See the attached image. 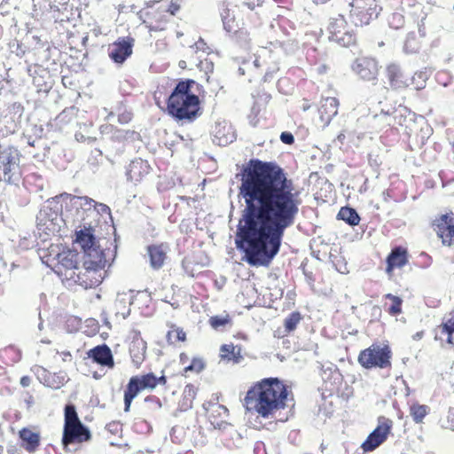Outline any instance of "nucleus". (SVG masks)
<instances>
[{"instance_id": "f257e3e1", "label": "nucleus", "mask_w": 454, "mask_h": 454, "mask_svg": "<svg viewBox=\"0 0 454 454\" xmlns=\"http://www.w3.org/2000/svg\"><path fill=\"white\" fill-rule=\"evenodd\" d=\"M240 211L234 243L250 266L268 267L279 253L285 231L293 226L301 200L294 182L275 161L251 159L241 169Z\"/></svg>"}, {"instance_id": "f03ea898", "label": "nucleus", "mask_w": 454, "mask_h": 454, "mask_svg": "<svg viewBox=\"0 0 454 454\" xmlns=\"http://www.w3.org/2000/svg\"><path fill=\"white\" fill-rule=\"evenodd\" d=\"M287 395L286 387L278 378H268L247 391L245 406L248 411L268 419L285 408Z\"/></svg>"}, {"instance_id": "7ed1b4c3", "label": "nucleus", "mask_w": 454, "mask_h": 454, "mask_svg": "<svg viewBox=\"0 0 454 454\" xmlns=\"http://www.w3.org/2000/svg\"><path fill=\"white\" fill-rule=\"evenodd\" d=\"M193 80L179 81L167 99L168 114L177 121L193 122L201 115L200 98L192 92Z\"/></svg>"}, {"instance_id": "20e7f679", "label": "nucleus", "mask_w": 454, "mask_h": 454, "mask_svg": "<svg viewBox=\"0 0 454 454\" xmlns=\"http://www.w3.org/2000/svg\"><path fill=\"white\" fill-rule=\"evenodd\" d=\"M20 158L17 147L0 144V181L20 188L22 182Z\"/></svg>"}, {"instance_id": "39448f33", "label": "nucleus", "mask_w": 454, "mask_h": 454, "mask_svg": "<svg viewBox=\"0 0 454 454\" xmlns=\"http://www.w3.org/2000/svg\"><path fill=\"white\" fill-rule=\"evenodd\" d=\"M392 351L387 345L372 344L361 351L358 356L359 364L366 369L391 367Z\"/></svg>"}, {"instance_id": "423d86ee", "label": "nucleus", "mask_w": 454, "mask_h": 454, "mask_svg": "<svg viewBox=\"0 0 454 454\" xmlns=\"http://www.w3.org/2000/svg\"><path fill=\"white\" fill-rule=\"evenodd\" d=\"M62 205L59 197L47 200L36 215L37 224L50 231H56L60 229L63 222L61 216Z\"/></svg>"}, {"instance_id": "0eeeda50", "label": "nucleus", "mask_w": 454, "mask_h": 454, "mask_svg": "<svg viewBox=\"0 0 454 454\" xmlns=\"http://www.w3.org/2000/svg\"><path fill=\"white\" fill-rule=\"evenodd\" d=\"M156 387V376L153 372L137 375L129 379L124 391V411H129L133 399L144 389Z\"/></svg>"}, {"instance_id": "6e6552de", "label": "nucleus", "mask_w": 454, "mask_h": 454, "mask_svg": "<svg viewBox=\"0 0 454 454\" xmlns=\"http://www.w3.org/2000/svg\"><path fill=\"white\" fill-rule=\"evenodd\" d=\"M91 434L84 424L63 427L62 445L66 451L74 452L81 443L90 441Z\"/></svg>"}, {"instance_id": "1a4fd4ad", "label": "nucleus", "mask_w": 454, "mask_h": 454, "mask_svg": "<svg viewBox=\"0 0 454 454\" xmlns=\"http://www.w3.org/2000/svg\"><path fill=\"white\" fill-rule=\"evenodd\" d=\"M346 27L347 22L342 15L331 19L328 26L329 40L343 47L354 44L356 35Z\"/></svg>"}, {"instance_id": "9d476101", "label": "nucleus", "mask_w": 454, "mask_h": 454, "mask_svg": "<svg viewBox=\"0 0 454 454\" xmlns=\"http://www.w3.org/2000/svg\"><path fill=\"white\" fill-rule=\"evenodd\" d=\"M393 422L385 417L379 418L378 427L367 436L362 443L364 452H371L381 445L390 434Z\"/></svg>"}, {"instance_id": "9b49d317", "label": "nucleus", "mask_w": 454, "mask_h": 454, "mask_svg": "<svg viewBox=\"0 0 454 454\" xmlns=\"http://www.w3.org/2000/svg\"><path fill=\"white\" fill-rule=\"evenodd\" d=\"M61 196H66L70 200L71 210L74 211V221L78 223H88L89 218L94 217V200L88 196H75L64 193Z\"/></svg>"}, {"instance_id": "f8f14e48", "label": "nucleus", "mask_w": 454, "mask_h": 454, "mask_svg": "<svg viewBox=\"0 0 454 454\" xmlns=\"http://www.w3.org/2000/svg\"><path fill=\"white\" fill-rule=\"evenodd\" d=\"M79 254L72 250L63 251L56 254L58 260V272L64 275L67 279L74 281L81 270L78 267Z\"/></svg>"}, {"instance_id": "ddd939ff", "label": "nucleus", "mask_w": 454, "mask_h": 454, "mask_svg": "<svg viewBox=\"0 0 454 454\" xmlns=\"http://www.w3.org/2000/svg\"><path fill=\"white\" fill-rule=\"evenodd\" d=\"M134 38L120 37L108 48L109 58L116 64H122L132 54Z\"/></svg>"}, {"instance_id": "4468645a", "label": "nucleus", "mask_w": 454, "mask_h": 454, "mask_svg": "<svg viewBox=\"0 0 454 454\" xmlns=\"http://www.w3.org/2000/svg\"><path fill=\"white\" fill-rule=\"evenodd\" d=\"M352 70L363 80L374 81L379 73L378 62L372 58H358L352 65Z\"/></svg>"}, {"instance_id": "2eb2a0df", "label": "nucleus", "mask_w": 454, "mask_h": 454, "mask_svg": "<svg viewBox=\"0 0 454 454\" xmlns=\"http://www.w3.org/2000/svg\"><path fill=\"white\" fill-rule=\"evenodd\" d=\"M386 77L388 85L394 90H401L410 86V77H408L401 66L396 63H390L385 69Z\"/></svg>"}, {"instance_id": "dca6fc26", "label": "nucleus", "mask_w": 454, "mask_h": 454, "mask_svg": "<svg viewBox=\"0 0 454 454\" xmlns=\"http://www.w3.org/2000/svg\"><path fill=\"white\" fill-rule=\"evenodd\" d=\"M352 10L350 11L351 15H359L366 11V14L364 15V19L360 20L361 24H368L370 20L378 18L381 7L378 6L376 2L367 0H353L350 3Z\"/></svg>"}, {"instance_id": "f3484780", "label": "nucleus", "mask_w": 454, "mask_h": 454, "mask_svg": "<svg viewBox=\"0 0 454 454\" xmlns=\"http://www.w3.org/2000/svg\"><path fill=\"white\" fill-rule=\"evenodd\" d=\"M150 170L151 166L148 161L137 158L130 161L126 168L125 175L128 181L137 184L150 173Z\"/></svg>"}, {"instance_id": "a211bd4d", "label": "nucleus", "mask_w": 454, "mask_h": 454, "mask_svg": "<svg viewBox=\"0 0 454 454\" xmlns=\"http://www.w3.org/2000/svg\"><path fill=\"white\" fill-rule=\"evenodd\" d=\"M438 235L442 243L451 246L454 243V215L445 214L437 220Z\"/></svg>"}, {"instance_id": "6ab92c4d", "label": "nucleus", "mask_w": 454, "mask_h": 454, "mask_svg": "<svg viewBox=\"0 0 454 454\" xmlns=\"http://www.w3.org/2000/svg\"><path fill=\"white\" fill-rule=\"evenodd\" d=\"M88 357L101 366L113 368L114 366V356L111 348L106 344H101L90 348L87 352Z\"/></svg>"}, {"instance_id": "aec40b11", "label": "nucleus", "mask_w": 454, "mask_h": 454, "mask_svg": "<svg viewBox=\"0 0 454 454\" xmlns=\"http://www.w3.org/2000/svg\"><path fill=\"white\" fill-rule=\"evenodd\" d=\"M409 113L406 107L400 106L398 108H391L387 111L382 109L380 114L373 115V119H384L387 125L402 126Z\"/></svg>"}, {"instance_id": "412c9836", "label": "nucleus", "mask_w": 454, "mask_h": 454, "mask_svg": "<svg viewBox=\"0 0 454 454\" xmlns=\"http://www.w3.org/2000/svg\"><path fill=\"white\" fill-rule=\"evenodd\" d=\"M83 266L87 269H104L106 259L103 250L98 247H92L83 252Z\"/></svg>"}, {"instance_id": "4be33fe9", "label": "nucleus", "mask_w": 454, "mask_h": 454, "mask_svg": "<svg viewBox=\"0 0 454 454\" xmlns=\"http://www.w3.org/2000/svg\"><path fill=\"white\" fill-rule=\"evenodd\" d=\"M75 242L81 246L83 252L97 247L94 229L91 227L90 223H85L83 229L76 231Z\"/></svg>"}, {"instance_id": "5701e85b", "label": "nucleus", "mask_w": 454, "mask_h": 454, "mask_svg": "<svg viewBox=\"0 0 454 454\" xmlns=\"http://www.w3.org/2000/svg\"><path fill=\"white\" fill-rule=\"evenodd\" d=\"M214 141L221 145L225 146L231 143H232L235 138V133L232 129V127L227 122H220L217 123L214 129Z\"/></svg>"}, {"instance_id": "b1692460", "label": "nucleus", "mask_w": 454, "mask_h": 454, "mask_svg": "<svg viewBox=\"0 0 454 454\" xmlns=\"http://www.w3.org/2000/svg\"><path fill=\"white\" fill-rule=\"evenodd\" d=\"M339 101L336 98H326L322 99L318 109L322 121L328 124L338 114Z\"/></svg>"}, {"instance_id": "393cba45", "label": "nucleus", "mask_w": 454, "mask_h": 454, "mask_svg": "<svg viewBox=\"0 0 454 454\" xmlns=\"http://www.w3.org/2000/svg\"><path fill=\"white\" fill-rule=\"evenodd\" d=\"M103 269H87L88 276L90 278H83L82 277V270H80L73 282L82 286L85 289L92 288L100 285L103 281L101 270Z\"/></svg>"}, {"instance_id": "a878e982", "label": "nucleus", "mask_w": 454, "mask_h": 454, "mask_svg": "<svg viewBox=\"0 0 454 454\" xmlns=\"http://www.w3.org/2000/svg\"><path fill=\"white\" fill-rule=\"evenodd\" d=\"M146 352V342L137 333L130 343L129 353L133 363L139 365L145 359Z\"/></svg>"}, {"instance_id": "bb28decb", "label": "nucleus", "mask_w": 454, "mask_h": 454, "mask_svg": "<svg viewBox=\"0 0 454 454\" xmlns=\"http://www.w3.org/2000/svg\"><path fill=\"white\" fill-rule=\"evenodd\" d=\"M241 351L242 348L239 345L223 344L220 348L221 360L232 362L233 364H240L244 360Z\"/></svg>"}, {"instance_id": "cd10ccee", "label": "nucleus", "mask_w": 454, "mask_h": 454, "mask_svg": "<svg viewBox=\"0 0 454 454\" xmlns=\"http://www.w3.org/2000/svg\"><path fill=\"white\" fill-rule=\"evenodd\" d=\"M20 438L22 441V447L28 452H34L40 444V435L27 428L20 431Z\"/></svg>"}, {"instance_id": "c85d7f7f", "label": "nucleus", "mask_w": 454, "mask_h": 454, "mask_svg": "<svg viewBox=\"0 0 454 454\" xmlns=\"http://www.w3.org/2000/svg\"><path fill=\"white\" fill-rule=\"evenodd\" d=\"M407 263V252L405 249L396 247L392 249L387 258V270L394 268H401Z\"/></svg>"}, {"instance_id": "c756f323", "label": "nucleus", "mask_w": 454, "mask_h": 454, "mask_svg": "<svg viewBox=\"0 0 454 454\" xmlns=\"http://www.w3.org/2000/svg\"><path fill=\"white\" fill-rule=\"evenodd\" d=\"M132 302V297L129 296L127 293H118L114 302L116 316L121 315L122 318L128 317L130 314L129 306Z\"/></svg>"}, {"instance_id": "7c9ffc66", "label": "nucleus", "mask_w": 454, "mask_h": 454, "mask_svg": "<svg viewBox=\"0 0 454 454\" xmlns=\"http://www.w3.org/2000/svg\"><path fill=\"white\" fill-rule=\"evenodd\" d=\"M147 250L151 266L155 270L161 268L166 259V252L162 246L152 245Z\"/></svg>"}, {"instance_id": "2f4dec72", "label": "nucleus", "mask_w": 454, "mask_h": 454, "mask_svg": "<svg viewBox=\"0 0 454 454\" xmlns=\"http://www.w3.org/2000/svg\"><path fill=\"white\" fill-rule=\"evenodd\" d=\"M197 389L192 385L188 384L184 387L182 400L179 402V409L182 411H188L192 407V402L196 397Z\"/></svg>"}, {"instance_id": "473e14b6", "label": "nucleus", "mask_w": 454, "mask_h": 454, "mask_svg": "<svg viewBox=\"0 0 454 454\" xmlns=\"http://www.w3.org/2000/svg\"><path fill=\"white\" fill-rule=\"evenodd\" d=\"M337 218L350 226H356L360 222V216L356 210L349 207H342L337 215Z\"/></svg>"}, {"instance_id": "72a5a7b5", "label": "nucleus", "mask_w": 454, "mask_h": 454, "mask_svg": "<svg viewBox=\"0 0 454 454\" xmlns=\"http://www.w3.org/2000/svg\"><path fill=\"white\" fill-rule=\"evenodd\" d=\"M65 421L64 427H68L74 425L82 424L76 412L75 406L74 404H67L65 406Z\"/></svg>"}, {"instance_id": "f704fd0d", "label": "nucleus", "mask_w": 454, "mask_h": 454, "mask_svg": "<svg viewBox=\"0 0 454 454\" xmlns=\"http://www.w3.org/2000/svg\"><path fill=\"white\" fill-rule=\"evenodd\" d=\"M51 380H48L46 383V387L59 389L63 387L67 381L68 377L66 372L59 371V372L51 373Z\"/></svg>"}, {"instance_id": "c9c22d12", "label": "nucleus", "mask_w": 454, "mask_h": 454, "mask_svg": "<svg viewBox=\"0 0 454 454\" xmlns=\"http://www.w3.org/2000/svg\"><path fill=\"white\" fill-rule=\"evenodd\" d=\"M450 315L452 316L450 318L439 325V329L441 330L442 334L447 335V342L449 344H454V309Z\"/></svg>"}, {"instance_id": "e433bc0d", "label": "nucleus", "mask_w": 454, "mask_h": 454, "mask_svg": "<svg viewBox=\"0 0 454 454\" xmlns=\"http://www.w3.org/2000/svg\"><path fill=\"white\" fill-rule=\"evenodd\" d=\"M411 416L416 423H420L428 412V407L424 404H413L410 408Z\"/></svg>"}, {"instance_id": "4c0bfd02", "label": "nucleus", "mask_w": 454, "mask_h": 454, "mask_svg": "<svg viewBox=\"0 0 454 454\" xmlns=\"http://www.w3.org/2000/svg\"><path fill=\"white\" fill-rule=\"evenodd\" d=\"M220 15L223 21V29L229 34L234 31L235 19L234 17H231L230 10L227 7L223 8L221 11Z\"/></svg>"}, {"instance_id": "58836bf2", "label": "nucleus", "mask_w": 454, "mask_h": 454, "mask_svg": "<svg viewBox=\"0 0 454 454\" xmlns=\"http://www.w3.org/2000/svg\"><path fill=\"white\" fill-rule=\"evenodd\" d=\"M385 298L392 301V304L387 309V312L391 316H396L402 312L403 301L400 297L395 296L392 294H387L385 295Z\"/></svg>"}, {"instance_id": "ea45409f", "label": "nucleus", "mask_w": 454, "mask_h": 454, "mask_svg": "<svg viewBox=\"0 0 454 454\" xmlns=\"http://www.w3.org/2000/svg\"><path fill=\"white\" fill-rule=\"evenodd\" d=\"M233 38L241 47L247 48L250 43V35L246 28L233 31Z\"/></svg>"}, {"instance_id": "a19ab883", "label": "nucleus", "mask_w": 454, "mask_h": 454, "mask_svg": "<svg viewBox=\"0 0 454 454\" xmlns=\"http://www.w3.org/2000/svg\"><path fill=\"white\" fill-rule=\"evenodd\" d=\"M301 320V316L300 312H298V311L292 312L285 319L284 326H285L286 332H287V333L293 332L296 328L297 325L300 323Z\"/></svg>"}, {"instance_id": "79ce46f5", "label": "nucleus", "mask_w": 454, "mask_h": 454, "mask_svg": "<svg viewBox=\"0 0 454 454\" xmlns=\"http://www.w3.org/2000/svg\"><path fill=\"white\" fill-rule=\"evenodd\" d=\"M428 79L427 72L419 71L410 78V84H413L417 90H420L426 87L427 80Z\"/></svg>"}, {"instance_id": "37998d69", "label": "nucleus", "mask_w": 454, "mask_h": 454, "mask_svg": "<svg viewBox=\"0 0 454 454\" xmlns=\"http://www.w3.org/2000/svg\"><path fill=\"white\" fill-rule=\"evenodd\" d=\"M387 22L391 28L400 29L404 26V16L400 12H393L388 17Z\"/></svg>"}, {"instance_id": "c03bdc74", "label": "nucleus", "mask_w": 454, "mask_h": 454, "mask_svg": "<svg viewBox=\"0 0 454 454\" xmlns=\"http://www.w3.org/2000/svg\"><path fill=\"white\" fill-rule=\"evenodd\" d=\"M231 322V317L228 314L224 316H213L209 318V324L212 328L217 330L222 326L226 325Z\"/></svg>"}, {"instance_id": "a18cd8bd", "label": "nucleus", "mask_w": 454, "mask_h": 454, "mask_svg": "<svg viewBox=\"0 0 454 454\" xmlns=\"http://www.w3.org/2000/svg\"><path fill=\"white\" fill-rule=\"evenodd\" d=\"M306 59L311 65H317L324 59V54L319 53L314 47L307 50Z\"/></svg>"}, {"instance_id": "49530a36", "label": "nucleus", "mask_w": 454, "mask_h": 454, "mask_svg": "<svg viewBox=\"0 0 454 454\" xmlns=\"http://www.w3.org/2000/svg\"><path fill=\"white\" fill-rule=\"evenodd\" d=\"M205 368V363L201 358H193L191 364L184 368V372H200Z\"/></svg>"}, {"instance_id": "de8ad7c7", "label": "nucleus", "mask_w": 454, "mask_h": 454, "mask_svg": "<svg viewBox=\"0 0 454 454\" xmlns=\"http://www.w3.org/2000/svg\"><path fill=\"white\" fill-rule=\"evenodd\" d=\"M145 403L147 404V408L151 411H159L162 404L159 397L156 395H148L145 398Z\"/></svg>"}, {"instance_id": "09e8293b", "label": "nucleus", "mask_w": 454, "mask_h": 454, "mask_svg": "<svg viewBox=\"0 0 454 454\" xmlns=\"http://www.w3.org/2000/svg\"><path fill=\"white\" fill-rule=\"evenodd\" d=\"M94 204H95L93 206L94 216L103 215H111V209L106 204L99 203V202H97L96 200H94Z\"/></svg>"}, {"instance_id": "8fccbe9b", "label": "nucleus", "mask_w": 454, "mask_h": 454, "mask_svg": "<svg viewBox=\"0 0 454 454\" xmlns=\"http://www.w3.org/2000/svg\"><path fill=\"white\" fill-rule=\"evenodd\" d=\"M32 372L36 376L37 380L43 383L44 386H46L47 380H45V375H47L48 370H46L44 367L40 365H35L32 368Z\"/></svg>"}, {"instance_id": "3c124183", "label": "nucleus", "mask_w": 454, "mask_h": 454, "mask_svg": "<svg viewBox=\"0 0 454 454\" xmlns=\"http://www.w3.org/2000/svg\"><path fill=\"white\" fill-rule=\"evenodd\" d=\"M436 81L444 87H447L451 81V77L446 72H440L436 74Z\"/></svg>"}, {"instance_id": "603ef678", "label": "nucleus", "mask_w": 454, "mask_h": 454, "mask_svg": "<svg viewBox=\"0 0 454 454\" xmlns=\"http://www.w3.org/2000/svg\"><path fill=\"white\" fill-rule=\"evenodd\" d=\"M280 140L286 145H293L294 143V137L291 132L284 131L280 134Z\"/></svg>"}, {"instance_id": "864d4df0", "label": "nucleus", "mask_w": 454, "mask_h": 454, "mask_svg": "<svg viewBox=\"0 0 454 454\" xmlns=\"http://www.w3.org/2000/svg\"><path fill=\"white\" fill-rule=\"evenodd\" d=\"M106 429L113 434H117L121 431V425L120 422L113 421L106 425Z\"/></svg>"}, {"instance_id": "5fc2aeb1", "label": "nucleus", "mask_w": 454, "mask_h": 454, "mask_svg": "<svg viewBox=\"0 0 454 454\" xmlns=\"http://www.w3.org/2000/svg\"><path fill=\"white\" fill-rule=\"evenodd\" d=\"M132 119V114L128 111H124L123 113H121L118 114V121L121 124L128 123Z\"/></svg>"}, {"instance_id": "6e6d98bb", "label": "nucleus", "mask_w": 454, "mask_h": 454, "mask_svg": "<svg viewBox=\"0 0 454 454\" xmlns=\"http://www.w3.org/2000/svg\"><path fill=\"white\" fill-rule=\"evenodd\" d=\"M192 47L194 48L196 51H201L203 52L207 51V50L209 49L207 46L206 42L202 38H200Z\"/></svg>"}, {"instance_id": "4d7b16f0", "label": "nucleus", "mask_w": 454, "mask_h": 454, "mask_svg": "<svg viewBox=\"0 0 454 454\" xmlns=\"http://www.w3.org/2000/svg\"><path fill=\"white\" fill-rule=\"evenodd\" d=\"M22 445H12L10 444L7 448V454H22Z\"/></svg>"}, {"instance_id": "13d9d810", "label": "nucleus", "mask_w": 454, "mask_h": 454, "mask_svg": "<svg viewBox=\"0 0 454 454\" xmlns=\"http://www.w3.org/2000/svg\"><path fill=\"white\" fill-rule=\"evenodd\" d=\"M254 454H266L265 445L262 442H256L254 447Z\"/></svg>"}, {"instance_id": "bf43d9fd", "label": "nucleus", "mask_w": 454, "mask_h": 454, "mask_svg": "<svg viewBox=\"0 0 454 454\" xmlns=\"http://www.w3.org/2000/svg\"><path fill=\"white\" fill-rule=\"evenodd\" d=\"M425 20H426V17H423L420 21L419 22L418 24V31H419V35L421 36V37H425L427 35V31H426V26H425Z\"/></svg>"}, {"instance_id": "052dcab7", "label": "nucleus", "mask_w": 454, "mask_h": 454, "mask_svg": "<svg viewBox=\"0 0 454 454\" xmlns=\"http://www.w3.org/2000/svg\"><path fill=\"white\" fill-rule=\"evenodd\" d=\"M179 4L170 2L167 6L166 11L169 12L170 15H175L179 11Z\"/></svg>"}, {"instance_id": "680f3d73", "label": "nucleus", "mask_w": 454, "mask_h": 454, "mask_svg": "<svg viewBox=\"0 0 454 454\" xmlns=\"http://www.w3.org/2000/svg\"><path fill=\"white\" fill-rule=\"evenodd\" d=\"M262 0H245L244 4L247 5L250 10H254L255 6L262 4Z\"/></svg>"}, {"instance_id": "e2e57ef3", "label": "nucleus", "mask_w": 454, "mask_h": 454, "mask_svg": "<svg viewBox=\"0 0 454 454\" xmlns=\"http://www.w3.org/2000/svg\"><path fill=\"white\" fill-rule=\"evenodd\" d=\"M448 423L449 427L454 430V408H450L448 412Z\"/></svg>"}, {"instance_id": "0e129e2a", "label": "nucleus", "mask_w": 454, "mask_h": 454, "mask_svg": "<svg viewBox=\"0 0 454 454\" xmlns=\"http://www.w3.org/2000/svg\"><path fill=\"white\" fill-rule=\"evenodd\" d=\"M31 383V379L28 376H23L20 379V385L24 387H28Z\"/></svg>"}, {"instance_id": "69168bd1", "label": "nucleus", "mask_w": 454, "mask_h": 454, "mask_svg": "<svg viewBox=\"0 0 454 454\" xmlns=\"http://www.w3.org/2000/svg\"><path fill=\"white\" fill-rule=\"evenodd\" d=\"M303 273H304V276H305V278H306V279H307V281H308L309 283H312V282H314L315 278H314V277H313L312 272H309V271H307V270H303Z\"/></svg>"}, {"instance_id": "338daca9", "label": "nucleus", "mask_w": 454, "mask_h": 454, "mask_svg": "<svg viewBox=\"0 0 454 454\" xmlns=\"http://www.w3.org/2000/svg\"><path fill=\"white\" fill-rule=\"evenodd\" d=\"M176 335L178 340L184 341L185 340V333L183 332L182 330L176 331Z\"/></svg>"}, {"instance_id": "774afa93", "label": "nucleus", "mask_w": 454, "mask_h": 454, "mask_svg": "<svg viewBox=\"0 0 454 454\" xmlns=\"http://www.w3.org/2000/svg\"><path fill=\"white\" fill-rule=\"evenodd\" d=\"M167 382V379L164 375H161L160 377H156V386L158 384L165 385Z\"/></svg>"}]
</instances>
